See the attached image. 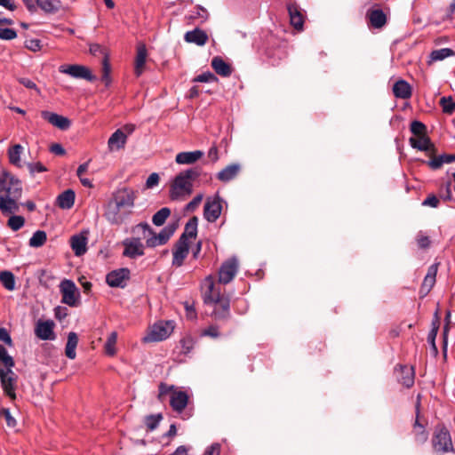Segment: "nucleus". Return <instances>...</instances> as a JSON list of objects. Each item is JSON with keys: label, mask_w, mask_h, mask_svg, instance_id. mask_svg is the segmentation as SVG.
Masks as SVG:
<instances>
[{"label": "nucleus", "mask_w": 455, "mask_h": 455, "mask_svg": "<svg viewBox=\"0 0 455 455\" xmlns=\"http://www.w3.org/2000/svg\"><path fill=\"white\" fill-rule=\"evenodd\" d=\"M205 283L207 288L204 291V302L213 306L212 315L216 320L228 319L230 315L229 299L221 295L220 290L216 287L211 276L206 278Z\"/></svg>", "instance_id": "f257e3e1"}, {"label": "nucleus", "mask_w": 455, "mask_h": 455, "mask_svg": "<svg viewBox=\"0 0 455 455\" xmlns=\"http://www.w3.org/2000/svg\"><path fill=\"white\" fill-rule=\"evenodd\" d=\"M201 174L200 168H190L180 172L172 181L170 189V197L172 200L189 196L193 192V181Z\"/></svg>", "instance_id": "f03ea898"}, {"label": "nucleus", "mask_w": 455, "mask_h": 455, "mask_svg": "<svg viewBox=\"0 0 455 455\" xmlns=\"http://www.w3.org/2000/svg\"><path fill=\"white\" fill-rule=\"evenodd\" d=\"M132 231H141L142 238L146 240L147 247L155 248L165 244L173 235L175 228L167 226L156 235L147 222H141L136 225Z\"/></svg>", "instance_id": "7ed1b4c3"}, {"label": "nucleus", "mask_w": 455, "mask_h": 455, "mask_svg": "<svg viewBox=\"0 0 455 455\" xmlns=\"http://www.w3.org/2000/svg\"><path fill=\"white\" fill-rule=\"evenodd\" d=\"M432 444L434 450L439 453H446L453 451L450 432L444 427H436L432 438Z\"/></svg>", "instance_id": "20e7f679"}, {"label": "nucleus", "mask_w": 455, "mask_h": 455, "mask_svg": "<svg viewBox=\"0 0 455 455\" xmlns=\"http://www.w3.org/2000/svg\"><path fill=\"white\" fill-rule=\"evenodd\" d=\"M174 329L172 321L160 322L154 324L148 333L143 338L145 342L161 341L167 339Z\"/></svg>", "instance_id": "39448f33"}, {"label": "nucleus", "mask_w": 455, "mask_h": 455, "mask_svg": "<svg viewBox=\"0 0 455 455\" xmlns=\"http://www.w3.org/2000/svg\"><path fill=\"white\" fill-rule=\"evenodd\" d=\"M126 215L127 213L124 212V208L119 206L112 198L104 207V217L112 225L122 224Z\"/></svg>", "instance_id": "423d86ee"}, {"label": "nucleus", "mask_w": 455, "mask_h": 455, "mask_svg": "<svg viewBox=\"0 0 455 455\" xmlns=\"http://www.w3.org/2000/svg\"><path fill=\"white\" fill-rule=\"evenodd\" d=\"M137 196L138 191L132 188L124 187L118 188L113 193L112 199L116 201L119 206L124 207V209H132L134 206Z\"/></svg>", "instance_id": "0eeeda50"}, {"label": "nucleus", "mask_w": 455, "mask_h": 455, "mask_svg": "<svg viewBox=\"0 0 455 455\" xmlns=\"http://www.w3.org/2000/svg\"><path fill=\"white\" fill-rule=\"evenodd\" d=\"M62 295L61 302L70 307H76L78 304L79 292L75 283L68 279H64L60 285Z\"/></svg>", "instance_id": "6e6552de"}, {"label": "nucleus", "mask_w": 455, "mask_h": 455, "mask_svg": "<svg viewBox=\"0 0 455 455\" xmlns=\"http://www.w3.org/2000/svg\"><path fill=\"white\" fill-rule=\"evenodd\" d=\"M1 386L5 395L12 400L16 399L17 375L12 369H0Z\"/></svg>", "instance_id": "1a4fd4ad"}, {"label": "nucleus", "mask_w": 455, "mask_h": 455, "mask_svg": "<svg viewBox=\"0 0 455 455\" xmlns=\"http://www.w3.org/2000/svg\"><path fill=\"white\" fill-rule=\"evenodd\" d=\"M222 199L219 195L206 199L204 208V217L209 222H215L222 211Z\"/></svg>", "instance_id": "9d476101"}, {"label": "nucleus", "mask_w": 455, "mask_h": 455, "mask_svg": "<svg viewBox=\"0 0 455 455\" xmlns=\"http://www.w3.org/2000/svg\"><path fill=\"white\" fill-rule=\"evenodd\" d=\"M123 255L125 257L135 259L144 255V244L140 237L126 238L123 241Z\"/></svg>", "instance_id": "9b49d317"}, {"label": "nucleus", "mask_w": 455, "mask_h": 455, "mask_svg": "<svg viewBox=\"0 0 455 455\" xmlns=\"http://www.w3.org/2000/svg\"><path fill=\"white\" fill-rule=\"evenodd\" d=\"M238 269V261L236 259L232 258L226 260L220 267L219 271V283L227 284L230 283Z\"/></svg>", "instance_id": "f8f14e48"}, {"label": "nucleus", "mask_w": 455, "mask_h": 455, "mask_svg": "<svg viewBox=\"0 0 455 455\" xmlns=\"http://www.w3.org/2000/svg\"><path fill=\"white\" fill-rule=\"evenodd\" d=\"M60 72L68 74L74 78H82L92 82L96 79L91 70L82 65H63L60 67Z\"/></svg>", "instance_id": "ddd939ff"}, {"label": "nucleus", "mask_w": 455, "mask_h": 455, "mask_svg": "<svg viewBox=\"0 0 455 455\" xmlns=\"http://www.w3.org/2000/svg\"><path fill=\"white\" fill-rule=\"evenodd\" d=\"M54 322L52 320H39L35 327L36 336L42 340H54L56 335L54 333Z\"/></svg>", "instance_id": "4468645a"}, {"label": "nucleus", "mask_w": 455, "mask_h": 455, "mask_svg": "<svg viewBox=\"0 0 455 455\" xmlns=\"http://www.w3.org/2000/svg\"><path fill=\"white\" fill-rule=\"evenodd\" d=\"M129 278L130 270L128 268H120L108 273L106 282L111 287H124Z\"/></svg>", "instance_id": "2eb2a0df"}, {"label": "nucleus", "mask_w": 455, "mask_h": 455, "mask_svg": "<svg viewBox=\"0 0 455 455\" xmlns=\"http://www.w3.org/2000/svg\"><path fill=\"white\" fill-rule=\"evenodd\" d=\"M41 116L50 123L52 125L59 128L60 130L66 131L68 130L70 125L71 122L68 117H65L63 116L58 115L53 112L50 111H42Z\"/></svg>", "instance_id": "dca6fc26"}, {"label": "nucleus", "mask_w": 455, "mask_h": 455, "mask_svg": "<svg viewBox=\"0 0 455 455\" xmlns=\"http://www.w3.org/2000/svg\"><path fill=\"white\" fill-rule=\"evenodd\" d=\"M189 252V242H184V240H178L174 244L172 251L173 259L172 266L180 267L183 265L184 259L187 258Z\"/></svg>", "instance_id": "f3484780"}, {"label": "nucleus", "mask_w": 455, "mask_h": 455, "mask_svg": "<svg viewBox=\"0 0 455 455\" xmlns=\"http://www.w3.org/2000/svg\"><path fill=\"white\" fill-rule=\"evenodd\" d=\"M188 403V395L185 391L177 389L171 394L170 405L172 409L180 414Z\"/></svg>", "instance_id": "a211bd4d"}, {"label": "nucleus", "mask_w": 455, "mask_h": 455, "mask_svg": "<svg viewBox=\"0 0 455 455\" xmlns=\"http://www.w3.org/2000/svg\"><path fill=\"white\" fill-rule=\"evenodd\" d=\"M395 373L399 383L405 387H411L414 384V370L407 365H399L395 369Z\"/></svg>", "instance_id": "6ab92c4d"}, {"label": "nucleus", "mask_w": 455, "mask_h": 455, "mask_svg": "<svg viewBox=\"0 0 455 455\" xmlns=\"http://www.w3.org/2000/svg\"><path fill=\"white\" fill-rule=\"evenodd\" d=\"M437 271H438V263H434L428 267L427 273L423 280V283L421 284L420 291H419V292H420V294H422V296L427 295L428 292L433 288V286L435 285Z\"/></svg>", "instance_id": "aec40b11"}, {"label": "nucleus", "mask_w": 455, "mask_h": 455, "mask_svg": "<svg viewBox=\"0 0 455 455\" xmlns=\"http://www.w3.org/2000/svg\"><path fill=\"white\" fill-rule=\"evenodd\" d=\"M291 25L297 30H301L304 24V15L299 7L295 4L287 6Z\"/></svg>", "instance_id": "412c9836"}, {"label": "nucleus", "mask_w": 455, "mask_h": 455, "mask_svg": "<svg viewBox=\"0 0 455 455\" xmlns=\"http://www.w3.org/2000/svg\"><path fill=\"white\" fill-rule=\"evenodd\" d=\"M148 52L145 44H140L137 46V54L134 64V73L137 77L140 76L145 70Z\"/></svg>", "instance_id": "4be33fe9"}, {"label": "nucleus", "mask_w": 455, "mask_h": 455, "mask_svg": "<svg viewBox=\"0 0 455 455\" xmlns=\"http://www.w3.org/2000/svg\"><path fill=\"white\" fill-rule=\"evenodd\" d=\"M70 246L75 255H84L87 251V236L84 234H78L71 236Z\"/></svg>", "instance_id": "5701e85b"}, {"label": "nucleus", "mask_w": 455, "mask_h": 455, "mask_svg": "<svg viewBox=\"0 0 455 455\" xmlns=\"http://www.w3.org/2000/svg\"><path fill=\"white\" fill-rule=\"evenodd\" d=\"M127 135L122 129H117L108 139V146L109 150H119L126 143Z\"/></svg>", "instance_id": "b1692460"}, {"label": "nucleus", "mask_w": 455, "mask_h": 455, "mask_svg": "<svg viewBox=\"0 0 455 455\" xmlns=\"http://www.w3.org/2000/svg\"><path fill=\"white\" fill-rule=\"evenodd\" d=\"M184 39L188 43L203 46L208 41V35L200 28H195L194 30L188 31L184 36Z\"/></svg>", "instance_id": "393cba45"}, {"label": "nucleus", "mask_w": 455, "mask_h": 455, "mask_svg": "<svg viewBox=\"0 0 455 455\" xmlns=\"http://www.w3.org/2000/svg\"><path fill=\"white\" fill-rule=\"evenodd\" d=\"M19 198L12 197L7 195L0 196V211L4 214L15 213L19 211V204L17 200Z\"/></svg>", "instance_id": "a878e982"}, {"label": "nucleus", "mask_w": 455, "mask_h": 455, "mask_svg": "<svg viewBox=\"0 0 455 455\" xmlns=\"http://www.w3.org/2000/svg\"><path fill=\"white\" fill-rule=\"evenodd\" d=\"M410 145L420 151L434 150V144L427 134L410 138Z\"/></svg>", "instance_id": "bb28decb"}, {"label": "nucleus", "mask_w": 455, "mask_h": 455, "mask_svg": "<svg viewBox=\"0 0 455 455\" xmlns=\"http://www.w3.org/2000/svg\"><path fill=\"white\" fill-rule=\"evenodd\" d=\"M240 170L241 166L239 164H229L218 172L217 178L222 182H228L238 175Z\"/></svg>", "instance_id": "cd10ccee"}, {"label": "nucleus", "mask_w": 455, "mask_h": 455, "mask_svg": "<svg viewBox=\"0 0 455 455\" xmlns=\"http://www.w3.org/2000/svg\"><path fill=\"white\" fill-rule=\"evenodd\" d=\"M393 93L395 97L407 100L411 96V87L405 80H398L393 86Z\"/></svg>", "instance_id": "c85d7f7f"}, {"label": "nucleus", "mask_w": 455, "mask_h": 455, "mask_svg": "<svg viewBox=\"0 0 455 455\" xmlns=\"http://www.w3.org/2000/svg\"><path fill=\"white\" fill-rule=\"evenodd\" d=\"M204 156L201 150L180 152L176 156L175 161L179 164H192Z\"/></svg>", "instance_id": "c756f323"}, {"label": "nucleus", "mask_w": 455, "mask_h": 455, "mask_svg": "<svg viewBox=\"0 0 455 455\" xmlns=\"http://www.w3.org/2000/svg\"><path fill=\"white\" fill-rule=\"evenodd\" d=\"M36 9L40 8L44 13L53 14L58 12L61 8L60 0H36Z\"/></svg>", "instance_id": "7c9ffc66"}, {"label": "nucleus", "mask_w": 455, "mask_h": 455, "mask_svg": "<svg viewBox=\"0 0 455 455\" xmlns=\"http://www.w3.org/2000/svg\"><path fill=\"white\" fill-rule=\"evenodd\" d=\"M212 67L218 75L223 77H228L232 74L231 66L220 56L212 60Z\"/></svg>", "instance_id": "2f4dec72"}, {"label": "nucleus", "mask_w": 455, "mask_h": 455, "mask_svg": "<svg viewBox=\"0 0 455 455\" xmlns=\"http://www.w3.org/2000/svg\"><path fill=\"white\" fill-rule=\"evenodd\" d=\"M419 405L417 404V415H416V420L413 425V432H414V438L415 442L419 444H423L427 442L428 438V433L426 431L423 425H421L419 421Z\"/></svg>", "instance_id": "473e14b6"}, {"label": "nucleus", "mask_w": 455, "mask_h": 455, "mask_svg": "<svg viewBox=\"0 0 455 455\" xmlns=\"http://www.w3.org/2000/svg\"><path fill=\"white\" fill-rule=\"evenodd\" d=\"M75 192L72 189H68L57 197V204L61 209H70L75 203Z\"/></svg>", "instance_id": "72a5a7b5"}, {"label": "nucleus", "mask_w": 455, "mask_h": 455, "mask_svg": "<svg viewBox=\"0 0 455 455\" xmlns=\"http://www.w3.org/2000/svg\"><path fill=\"white\" fill-rule=\"evenodd\" d=\"M455 55V52L451 48H442L434 50L428 56L427 63L430 65L436 61H441L446 58L452 57Z\"/></svg>", "instance_id": "f704fd0d"}, {"label": "nucleus", "mask_w": 455, "mask_h": 455, "mask_svg": "<svg viewBox=\"0 0 455 455\" xmlns=\"http://www.w3.org/2000/svg\"><path fill=\"white\" fill-rule=\"evenodd\" d=\"M197 218H191L185 226L183 234L180 236L179 240H184V242H189L191 238H195L197 234Z\"/></svg>", "instance_id": "c9c22d12"}, {"label": "nucleus", "mask_w": 455, "mask_h": 455, "mask_svg": "<svg viewBox=\"0 0 455 455\" xmlns=\"http://www.w3.org/2000/svg\"><path fill=\"white\" fill-rule=\"evenodd\" d=\"M370 22L373 28H382L387 22V17L384 12L380 9H375L368 13Z\"/></svg>", "instance_id": "e433bc0d"}, {"label": "nucleus", "mask_w": 455, "mask_h": 455, "mask_svg": "<svg viewBox=\"0 0 455 455\" xmlns=\"http://www.w3.org/2000/svg\"><path fill=\"white\" fill-rule=\"evenodd\" d=\"M78 344V337L76 332H69L68 341L65 347V355L69 359H75L76 356V348Z\"/></svg>", "instance_id": "4c0bfd02"}, {"label": "nucleus", "mask_w": 455, "mask_h": 455, "mask_svg": "<svg viewBox=\"0 0 455 455\" xmlns=\"http://www.w3.org/2000/svg\"><path fill=\"white\" fill-rule=\"evenodd\" d=\"M452 162H455V154H443L434 157L427 164L432 169L436 170L439 169L443 164H451Z\"/></svg>", "instance_id": "58836bf2"}, {"label": "nucleus", "mask_w": 455, "mask_h": 455, "mask_svg": "<svg viewBox=\"0 0 455 455\" xmlns=\"http://www.w3.org/2000/svg\"><path fill=\"white\" fill-rule=\"evenodd\" d=\"M0 282L8 291H13L15 289V276L11 271H1Z\"/></svg>", "instance_id": "ea45409f"}, {"label": "nucleus", "mask_w": 455, "mask_h": 455, "mask_svg": "<svg viewBox=\"0 0 455 455\" xmlns=\"http://www.w3.org/2000/svg\"><path fill=\"white\" fill-rule=\"evenodd\" d=\"M177 388L173 385H167L164 382H161L158 386L157 399L159 402L164 403L167 396L171 397V394L176 391Z\"/></svg>", "instance_id": "a19ab883"}, {"label": "nucleus", "mask_w": 455, "mask_h": 455, "mask_svg": "<svg viewBox=\"0 0 455 455\" xmlns=\"http://www.w3.org/2000/svg\"><path fill=\"white\" fill-rule=\"evenodd\" d=\"M23 151L22 146L16 144L9 149V160L11 164L20 166V155Z\"/></svg>", "instance_id": "79ce46f5"}, {"label": "nucleus", "mask_w": 455, "mask_h": 455, "mask_svg": "<svg viewBox=\"0 0 455 455\" xmlns=\"http://www.w3.org/2000/svg\"><path fill=\"white\" fill-rule=\"evenodd\" d=\"M46 233L42 230L36 231L29 239V245L34 248L41 247L46 242Z\"/></svg>", "instance_id": "37998d69"}, {"label": "nucleus", "mask_w": 455, "mask_h": 455, "mask_svg": "<svg viewBox=\"0 0 455 455\" xmlns=\"http://www.w3.org/2000/svg\"><path fill=\"white\" fill-rule=\"evenodd\" d=\"M162 419L163 415L161 413L151 414L145 417L144 423L148 431H153L158 427Z\"/></svg>", "instance_id": "c03bdc74"}, {"label": "nucleus", "mask_w": 455, "mask_h": 455, "mask_svg": "<svg viewBox=\"0 0 455 455\" xmlns=\"http://www.w3.org/2000/svg\"><path fill=\"white\" fill-rule=\"evenodd\" d=\"M170 214H171V210L167 207H164L153 215L152 222L156 226H158V227L162 226L165 222L167 218L170 216Z\"/></svg>", "instance_id": "a18cd8bd"}, {"label": "nucleus", "mask_w": 455, "mask_h": 455, "mask_svg": "<svg viewBox=\"0 0 455 455\" xmlns=\"http://www.w3.org/2000/svg\"><path fill=\"white\" fill-rule=\"evenodd\" d=\"M6 192L7 196L20 198L21 196L22 188L20 181L14 178L12 182L7 187V188L4 190Z\"/></svg>", "instance_id": "49530a36"}, {"label": "nucleus", "mask_w": 455, "mask_h": 455, "mask_svg": "<svg viewBox=\"0 0 455 455\" xmlns=\"http://www.w3.org/2000/svg\"><path fill=\"white\" fill-rule=\"evenodd\" d=\"M117 340V333L116 331H112L105 343V352L107 355L113 356L116 355V344Z\"/></svg>", "instance_id": "de8ad7c7"}, {"label": "nucleus", "mask_w": 455, "mask_h": 455, "mask_svg": "<svg viewBox=\"0 0 455 455\" xmlns=\"http://www.w3.org/2000/svg\"><path fill=\"white\" fill-rule=\"evenodd\" d=\"M438 329H439V322H438V319L436 318L435 320H434L432 322V328L427 335V342L429 343V345L431 346L432 349L434 350V352L435 354L437 353L435 339H436V335L438 332Z\"/></svg>", "instance_id": "09e8293b"}, {"label": "nucleus", "mask_w": 455, "mask_h": 455, "mask_svg": "<svg viewBox=\"0 0 455 455\" xmlns=\"http://www.w3.org/2000/svg\"><path fill=\"white\" fill-rule=\"evenodd\" d=\"M0 361L4 364L6 369H12L15 364L13 358L8 354L3 345H0Z\"/></svg>", "instance_id": "8fccbe9b"}, {"label": "nucleus", "mask_w": 455, "mask_h": 455, "mask_svg": "<svg viewBox=\"0 0 455 455\" xmlns=\"http://www.w3.org/2000/svg\"><path fill=\"white\" fill-rule=\"evenodd\" d=\"M24 223L25 219L22 216L13 215L8 220L7 225L13 231H18L24 226Z\"/></svg>", "instance_id": "3c124183"}, {"label": "nucleus", "mask_w": 455, "mask_h": 455, "mask_svg": "<svg viewBox=\"0 0 455 455\" xmlns=\"http://www.w3.org/2000/svg\"><path fill=\"white\" fill-rule=\"evenodd\" d=\"M410 130L414 137L421 136L426 134L427 126L423 123L415 120L411 122Z\"/></svg>", "instance_id": "603ef678"}, {"label": "nucleus", "mask_w": 455, "mask_h": 455, "mask_svg": "<svg viewBox=\"0 0 455 455\" xmlns=\"http://www.w3.org/2000/svg\"><path fill=\"white\" fill-rule=\"evenodd\" d=\"M440 105L443 108V113L452 114L455 109V103L451 97H443L440 100Z\"/></svg>", "instance_id": "864d4df0"}, {"label": "nucleus", "mask_w": 455, "mask_h": 455, "mask_svg": "<svg viewBox=\"0 0 455 455\" xmlns=\"http://www.w3.org/2000/svg\"><path fill=\"white\" fill-rule=\"evenodd\" d=\"M102 82L105 83V84L108 86L111 83L110 78V64L108 61V58L103 59L102 61V76H101Z\"/></svg>", "instance_id": "5fc2aeb1"}, {"label": "nucleus", "mask_w": 455, "mask_h": 455, "mask_svg": "<svg viewBox=\"0 0 455 455\" xmlns=\"http://www.w3.org/2000/svg\"><path fill=\"white\" fill-rule=\"evenodd\" d=\"M15 177L7 172H3L0 174V192H4L7 187L12 182Z\"/></svg>", "instance_id": "6e6d98bb"}, {"label": "nucleus", "mask_w": 455, "mask_h": 455, "mask_svg": "<svg viewBox=\"0 0 455 455\" xmlns=\"http://www.w3.org/2000/svg\"><path fill=\"white\" fill-rule=\"evenodd\" d=\"M0 418H4L6 425L11 428L15 427L17 425L16 419L11 415L10 410L7 408H3L0 411Z\"/></svg>", "instance_id": "4d7b16f0"}, {"label": "nucleus", "mask_w": 455, "mask_h": 455, "mask_svg": "<svg viewBox=\"0 0 455 455\" xmlns=\"http://www.w3.org/2000/svg\"><path fill=\"white\" fill-rule=\"evenodd\" d=\"M195 82H200V83H212L218 81L217 76L212 74V72H204L199 76H197L195 79Z\"/></svg>", "instance_id": "13d9d810"}, {"label": "nucleus", "mask_w": 455, "mask_h": 455, "mask_svg": "<svg viewBox=\"0 0 455 455\" xmlns=\"http://www.w3.org/2000/svg\"><path fill=\"white\" fill-rule=\"evenodd\" d=\"M17 37V32L12 28H0V39L12 40Z\"/></svg>", "instance_id": "bf43d9fd"}, {"label": "nucleus", "mask_w": 455, "mask_h": 455, "mask_svg": "<svg viewBox=\"0 0 455 455\" xmlns=\"http://www.w3.org/2000/svg\"><path fill=\"white\" fill-rule=\"evenodd\" d=\"M416 241H417L419 247L421 249L428 248L431 243L429 237L425 235L422 232H419L417 235Z\"/></svg>", "instance_id": "052dcab7"}, {"label": "nucleus", "mask_w": 455, "mask_h": 455, "mask_svg": "<svg viewBox=\"0 0 455 455\" xmlns=\"http://www.w3.org/2000/svg\"><path fill=\"white\" fill-rule=\"evenodd\" d=\"M25 46L27 49L32 52H38L41 50V41L38 39H29L25 42Z\"/></svg>", "instance_id": "680f3d73"}, {"label": "nucleus", "mask_w": 455, "mask_h": 455, "mask_svg": "<svg viewBox=\"0 0 455 455\" xmlns=\"http://www.w3.org/2000/svg\"><path fill=\"white\" fill-rule=\"evenodd\" d=\"M203 197H204V196L202 194H199L196 196H195L193 198V200L187 204L186 210L188 212L195 211L198 207V205L201 204Z\"/></svg>", "instance_id": "e2e57ef3"}, {"label": "nucleus", "mask_w": 455, "mask_h": 455, "mask_svg": "<svg viewBox=\"0 0 455 455\" xmlns=\"http://www.w3.org/2000/svg\"><path fill=\"white\" fill-rule=\"evenodd\" d=\"M89 51H90L91 54H92V55L102 54L104 56V59L106 57L108 58L106 50L99 44H91L90 47H89Z\"/></svg>", "instance_id": "0e129e2a"}, {"label": "nucleus", "mask_w": 455, "mask_h": 455, "mask_svg": "<svg viewBox=\"0 0 455 455\" xmlns=\"http://www.w3.org/2000/svg\"><path fill=\"white\" fill-rule=\"evenodd\" d=\"M439 198L435 195H429L423 202V206L436 208L439 205Z\"/></svg>", "instance_id": "69168bd1"}, {"label": "nucleus", "mask_w": 455, "mask_h": 455, "mask_svg": "<svg viewBox=\"0 0 455 455\" xmlns=\"http://www.w3.org/2000/svg\"><path fill=\"white\" fill-rule=\"evenodd\" d=\"M451 182L448 181L443 188H441V197L445 201L451 200Z\"/></svg>", "instance_id": "338daca9"}, {"label": "nucleus", "mask_w": 455, "mask_h": 455, "mask_svg": "<svg viewBox=\"0 0 455 455\" xmlns=\"http://www.w3.org/2000/svg\"><path fill=\"white\" fill-rule=\"evenodd\" d=\"M181 352L184 354H188L193 348V341L191 339H182L180 340Z\"/></svg>", "instance_id": "774afa93"}]
</instances>
